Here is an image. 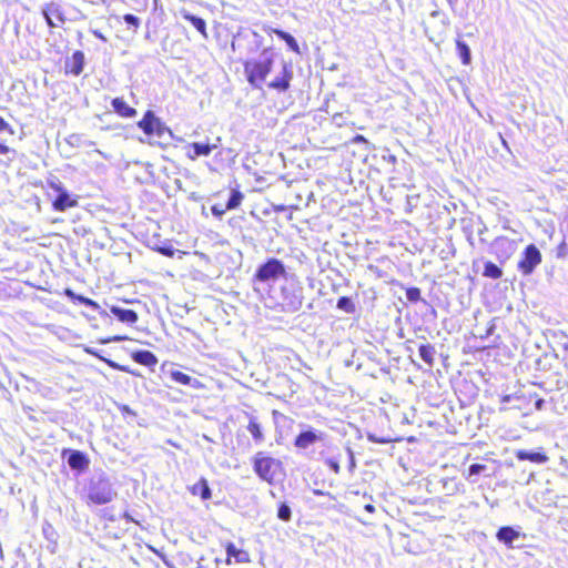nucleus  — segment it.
Returning a JSON list of instances; mask_svg holds the SVG:
<instances>
[{"mask_svg":"<svg viewBox=\"0 0 568 568\" xmlns=\"http://www.w3.org/2000/svg\"><path fill=\"white\" fill-rule=\"evenodd\" d=\"M274 58L270 48H264L258 58L243 61L244 75L247 83L255 89H261L273 70Z\"/></svg>","mask_w":568,"mask_h":568,"instance_id":"f257e3e1","label":"nucleus"},{"mask_svg":"<svg viewBox=\"0 0 568 568\" xmlns=\"http://www.w3.org/2000/svg\"><path fill=\"white\" fill-rule=\"evenodd\" d=\"M251 462L255 475L268 485H274L283 471L282 462L266 452H257Z\"/></svg>","mask_w":568,"mask_h":568,"instance_id":"f03ea898","label":"nucleus"},{"mask_svg":"<svg viewBox=\"0 0 568 568\" xmlns=\"http://www.w3.org/2000/svg\"><path fill=\"white\" fill-rule=\"evenodd\" d=\"M115 491L108 478H99L89 485L84 500L88 506H102L113 500Z\"/></svg>","mask_w":568,"mask_h":568,"instance_id":"7ed1b4c3","label":"nucleus"},{"mask_svg":"<svg viewBox=\"0 0 568 568\" xmlns=\"http://www.w3.org/2000/svg\"><path fill=\"white\" fill-rule=\"evenodd\" d=\"M286 276V270L283 262L278 258H268L265 263L260 265L253 275V282L265 283L268 281H276L280 277Z\"/></svg>","mask_w":568,"mask_h":568,"instance_id":"20e7f679","label":"nucleus"},{"mask_svg":"<svg viewBox=\"0 0 568 568\" xmlns=\"http://www.w3.org/2000/svg\"><path fill=\"white\" fill-rule=\"evenodd\" d=\"M138 128L149 138H162L169 129L152 110L144 112L142 119L136 123Z\"/></svg>","mask_w":568,"mask_h":568,"instance_id":"39448f33","label":"nucleus"},{"mask_svg":"<svg viewBox=\"0 0 568 568\" xmlns=\"http://www.w3.org/2000/svg\"><path fill=\"white\" fill-rule=\"evenodd\" d=\"M48 186L58 193V196L51 203L54 211L63 212L78 205L77 197H72L59 180L48 181Z\"/></svg>","mask_w":568,"mask_h":568,"instance_id":"423d86ee","label":"nucleus"},{"mask_svg":"<svg viewBox=\"0 0 568 568\" xmlns=\"http://www.w3.org/2000/svg\"><path fill=\"white\" fill-rule=\"evenodd\" d=\"M541 261L542 256L538 247L534 244H529L523 251L517 267L523 275L528 276L535 271Z\"/></svg>","mask_w":568,"mask_h":568,"instance_id":"0eeeda50","label":"nucleus"},{"mask_svg":"<svg viewBox=\"0 0 568 568\" xmlns=\"http://www.w3.org/2000/svg\"><path fill=\"white\" fill-rule=\"evenodd\" d=\"M292 80V67L287 63H284L280 73L267 83V88L278 93H284L291 89Z\"/></svg>","mask_w":568,"mask_h":568,"instance_id":"6e6552de","label":"nucleus"},{"mask_svg":"<svg viewBox=\"0 0 568 568\" xmlns=\"http://www.w3.org/2000/svg\"><path fill=\"white\" fill-rule=\"evenodd\" d=\"M244 200V194L239 189H232L231 196L226 204L215 203L211 212L215 217L221 219L227 211L237 209Z\"/></svg>","mask_w":568,"mask_h":568,"instance_id":"1a4fd4ad","label":"nucleus"},{"mask_svg":"<svg viewBox=\"0 0 568 568\" xmlns=\"http://www.w3.org/2000/svg\"><path fill=\"white\" fill-rule=\"evenodd\" d=\"M85 58L81 50H77L70 58L64 60L63 73L64 75L79 77L84 69Z\"/></svg>","mask_w":568,"mask_h":568,"instance_id":"9d476101","label":"nucleus"},{"mask_svg":"<svg viewBox=\"0 0 568 568\" xmlns=\"http://www.w3.org/2000/svg\"><path fill=\"white\" fill-rule=\"evenodd\" d=\"M62 454H69L68 464L71 469L83 471L89 467L90 460L84 453L80 450L64 449Z\"/></svg>","mask_w":568,"mask_h":568,"instance_id":"9b49d317","label":"nucleus"},{"mask_svg":"<svg viewBox=\"0 0 568 568\" xmlns=\"http://www.w3.org/2000/svg\"><path fill=\"white\" fill-rule=\"evenodd\" d=\"M44 19L49 27L54 28L65 21L62 10L55 3L47 4L43 10Z\"/></svg>","mask_w":568,"mask_h":568,"instance_id":"f8f14e48","label":"nucleus"},{"mask_svg":"<svg viewBox=\"0 0 568 568\" xmlns=\"http://www.w3.org/2000/svg\"><path fill=\"white\" fill-rule=\"evenodd\" d=\"M215 148L214 144L210 143H201V142H193L187 144L186 146V156L190 160H195L200 156H207L212 152V150Z\"/></svg>","mask_w":568,"mask_h":568,"instance_id":"ddd939ff","label":"nucleus"},{"mask_svg":"<svg viewBox=\"0 0 568 568\" xmlns=\"http://www.w3.org/2000/svg\"><path fill=\"white\" fill-rule=\"evenodd\" d=\"M322 439V434L314 430L300 433L294 439V446L298 449H306L311 445Z\"/></svg>","mask_w":568,"mask_h":568,"instance_id":"4468645a","label":"nucleus"},{"mask_svg":"<svg viewBox=\"0 0 568 568\" xmlns=\"http://www.w3.org/2000/svg\"><path fill=\"white\" fill-rule=\"evenodd\" d=\"M111 105L113 111L121 118L131 119L138 114L136 110L130 106L121 97L113 98Z\"/></svg>","mask_w":568,"mask_h":568,"instance_id":"2eb2a0df","label":"nucleus"},{"mask_svg":"<svg viewBox=\"0 0 568 568\" xmlns=\"http://www.w3.org/2000/svg\"><path fill=\"white\" fill-rule=\"evenodd\" d=\"M225 550H226V555H227V558H226L227 565L231 564L232 557L235 559L236 562H240V564L251 562V556H250L248 551H246L244 549H237L233 542H226Z\"/></svg>","mask_w":568,"mask_h":568,"instance_id":"dca6fc26","label":"nucleus"},{"mask_svg":"<svg viewBox=\"0 0 568 568\" xmlns=\"http://www.w3.org/2000/svg\"><path fill=\"white\" fill-rule=\"evenodd\" d=\"M131 358L145 367L153 368L158 364V357L146 349H139L131 353Z\"/></svg>","mask_w":568,"mask_h":568,"instance_id":"f3484780","label":"nucleus"},{"mask_svg":"<svg viewBox=\"0 0 568 568\" xmlns=\"http://www.w3.org/2000/svg\"><path fill=\"white\" fill-rule=\"evenodd\" d=\"M515 456L518 460H529L535 464H544L548 462V456L545 453H534V452H527L525 449H519L515 453Z\"/></svg>","mask_w":568,"mask_h":568,"instance_id":"a211bd4d","label":"nucleus"},{"mask_svg":"<svg viewBox=\"0 0 568 568\" xmlns=\"http://www.w3.org/2000/svg\"><path fill=\"white\" fill-rule=\"evenodd\" d=\"M87 353L93 355V356H97L99 357L101 361H103L109 367L115 369V371H120V372H123V373H128L132 376H135V377H141V374L134 369H131L129 366L126 365H122V364H119L112 359H108V358H104L102 356H100L97 352L90 349V348H87L85 349Z\"/></svg>","mask_w":568,"mask_h":568,"instance_id":"6ab92c4d","label":"nucleus"},{"mask_svg":"<svg viewBox=\"0 0 568 568\" xmlns=\"http://www.w3.org/2000/svg\"><path fill=\"white\" fill-rule=\"evenodd\" d=\"M170 376H171L172 381H174L175 383H179L181 385H191L195 389L203 388V384L200 381L192 379L191 376H189L187 374H185L181 371H172L170 373Z\"/></svg>","mask_w":568,"mask_h":568,"instance_id":"aec40b11","label":"nucleus"},{"mask_svg":"<svg viewBox=\"0 0 568 568\" xmlns=\"http://www.w3.org/2000/svg\"><path fill=\"white\" fill-rule=\"evenodd\" d=\"M111 313L123 323L134 324L138 321V314L133 310H124L118 306H112L110 308Z\"/></svg>","mask_w":568,"mask_h":568,"instance_id":"412c9836","label":"nucleus"},{"mask_svg":"<svg viewBox=\"0 0 568 568\" xmlns=\"http://www.w3.org/2000/svg\"><path fill=\"white\" fill-rule=\"evenodd\" d=\"M190 493L193 496H200L203 500H207L212 497V491H211L207 480L205 478H201L199 481H196L190 488Z\"/></svg>","mask_w":568,"mask_h":568,"instance_id":"4be33fe9","label":"nucleus"},{"mask_svg":"<svg viewBox=\"0 0 568 568\" xmlns=\"http://www.w3.org/2000/svg\"><path fill=\"white\" fill-rule=\"evenodd\" d=\"M182 17L191 22V24L202 34L204 39L209 38L207 30H206V22L204 19L193 16L189 12H183Z\"/></svg>","mask_w":568,"mask_h":568,"instance_id":"5701e85b","label":"nucleus"},{"mask_svg":"<svg viewBox=\"0 0 568 568\" xmlns=\"http://www.w3.org/2000/svg\"><path fill=\"white\" fill-rule=\"evenodd\" d=\"M267 32L276 34L281 40L286 42V44L293 52L300 53V45H298L297 41L295 40V38L293 36H291L290 33L283 31V30H280V29H274V28L270 29Z\"/></svg>","mask_w":568,"mask_h":568,"instance_id":"b1692460","label":"nucleus"},{"mask_svg":"<svg viewBox=\"0 0 568 568\" xmlns=\"http://www.w3.org/2000/svg\"><path fill=\"white\" fill-rule=\"evenodd\" d=\"M435 347L434 345L426 343L419 346V356L428 365L433 366L435 363Z\"/></svg>","mask_w":568,"mask_h":568,"instance_id":"393cba45","label":"nucleus"},{"mask_svg":"<svg viewBox=\"0 0 568 568\" xmlns=\"http://www.w3.org/2000/svg\"><path fill=\"white\" fill-rule=\"evenodd\" d=\"M247 430L251 433L253 439L256 443H262L264 440V435L262 432V426L255 417H250L247 424Z\"/></svg>","mask_w":568,"mask_h":568,"instance_id":"a878e982","label":"nucleus"},{"mask_svg":"<svg viewBox=\"0 0 568 568\" xmlns=\"http://www.w3.org/2000/svg\"><path fill=\"white\" fill-rule=\"evenodd\" d=\"M483 276L491 280H499L503 276V271L495 263L486 262L484 265Z\"/></svg>","mask_w":568,"mask_h":568,"instance_id":"bb28decb","label":"nucleus"},{"mask_svg":"<svg viewBox=\"0 0 568 568\" xmlns=\"http://www.w3.org/2000/svg\"><path fill=\"white\" fill-rule=\"evenodd\" d=\"M456 49L458 52V55L462 60V63L464 65H468L470 63L471 57H470V50L467 43H465L463 40L457 39L456 40Z\"/></svg>","mask_w":568,"mask_h":568,"instance_id":"cd10ccee","label":"nucleus"},{"mask_svg":"<svg viewBox=\"0 0 568 568\" xmlns=\"http://www.w3.org/2000/svg\"><path fill=\"white\" fill-rule=\"evenodd\" d=\"M497 538L506 544H510L518 538V532L514 528L505 526L497 531Z\"/></svg>","mask_w":568,"mask_h":568,"instance_id":"c85d7f7f","label":"nucleus"},{"mask_svg":"<svg viewBox=\"0 0 568 568\" xmlns=\"http://www.w3.org/2000/svg\"><path fill=\"white\" fill-rule=\"evenodd\" d=\"M337 307L349 314L355 312V305L348 296L339 297L337 301Z\"/></svg>","mask_w":568,"mask_h":568,"instance_id":"c756f323","label":"nucleus"},{"mask_svg":"<svg viewBox=\"0 0 568 568\" xmlns=\"http://www.w3.org/2000/svg\"><path fill=\"white\" fill-rule=\"evenodd\" d=\"M277 517L283 521H288L291 519L292 511L288 505H286L285 503L278 505Z\"/></svg>","mask_w":568,"mask_h":568,"instance_id":"7c9ffc66","label":"nucleus"},{"mask_svg":"<svg viewBox=\"0 0 568 568\" xmlns=\"http://www.w3.org/2000/svg\"><path fill=\"white\" fill-rule=\"evenodd\" d=\"M154 250L166 257H173L176 253H179L180 255L185 254V252L176 251L172 246H165V245L156 246Z\"/></svg>","mask_w":568,"mask_h":568,"instance_id":"2f4dec72","label":"nucleus"},{"mask_svg":"<svg viewBox=\"0 0 568 568\" xmlns=\"http://www.w3.org/2000/svg\"><path fill=\"white\" fill-rule=\"evenodd\" d=\"M17 151L9 146L4 140H0V154L1 155H12L10 161L16 156Z\"/></svg>","mask_w":568,"mask_h":568,"instance_id":"473e14b6","label":"nucleus"},{"mask_svg":"<svg viewBox=\"0 0 568 568\" xmlns=\"http://www.w3.org/2000/svg\"><path fill=\"white\" fill-rule=\"evenodd\" d=\"M406 297L410 302H417L420 300V290L418 287H409L406 290Z\"/></svg>","mask_w":568,"mask_h":568,"instance_id":"72a5a7b5","label":"nucleus"},{"mask_svg":"<svg viewBox=\"0 0 568 568\" xmlns=\"http://www.w3.org/2000/svg\"><path fill=\"white\" fill-rule=\"evenodd\" d=\"M124 21L132 26L135 30L140 27V19L131 13H126L123 16Z\"/></svg>","mask_w":568,"mask_h":568,"instance_id":"f704fd0d","label":"nucleus"},{"mask_svg":"<svg viewBox=\"0 0 568 568\" xmlns=\"http://www.w3.org/2000/svg\"><path fill=\"white\" fill-rule=\"evenodd\" d=\"M63 294L69 297L73 303H82L84 296L75 294L71 288H65Z\"/></svg>","mask_w":568,"mask_h":568,"instance_id":"c9c22d12","label":"nucleus"},{"mask_svg":"<svg viewBox=\"0 0 568 568\" xmlns=\"http://www.w3.org/2000/svg\"><path fill=\"white\" fill-rule=\"evenodd\" d=\"M0 132H8L9 134H13V128L0 115Z\"/></svg>","mask_w":568,"mask_h":568,"instance_id":"e433bc0d","label":"nucleus"},{"mask_svg":"<svg viewBox=\"0 0 568 568\" xmlns=\"http://www.w3.org/2000/svg\"><path fill=\"white\" fill-rule=\"evenodd\" d=\"M483 469H485V465L481 464H471L469 466L468 473L469 476L479 474Z\"/></svg>","mask_w":568,"mask_h":568,"instance_id":"4c0bfd02","label":"nucleus"},{"mask_svg":"<svg viewBox=\"0 0 568 568\" xmlns=\"http://www.w3.org/2000/svg\"><path fill=\"white\" fill-rule=\"evenodd\" d=\"M81 304H83V305H85L88 307H91L92 310H98L99 308V304L95 301H93V300H91L89 297H85V296H84V298H83Z\"/></svg>","mask_w":568,"mask_h":568,"instance_id":"58836bf2","label":"nucleus"},{"mask_svg":"<svg viewBox=\"0 0 568 568\" xmlns=\"http://www.w3.org/2000/svg\"><path fill=\"white\" fill-rule=\"evenodd\" d=\"M327 466L335 473V474H338L339 473V464L338 462L334 460V459H328L326 462Z\"/></svg>","mask_w":568,"mask_h":568,"instance_id":"ea45409f","label":"nucleus"},{"mask_svg":"<svg viewBox=\"0 0 568 568\" xmlns=\"http://www.w3.org/2000/svg\"><path fill=\"white\" fill-rule=\"evenodd\" d=\"M121 517L126 521V523H134L136 525H140V523L133 518V516L129 513V511H124Z\"/></svg>","mask_w":568,"mask_h":568,"instance_id":"a19ab883","label":"nucleus"},{"mask_svg":"<svg viewBox=\"0 0 568 568\" xmlns=\"http://www.w3.org/2000/svg\"><path fill=\"white\" fill-rule=\"evenodd\" d=\"M511 256V252H504L503 254H497V258L499 260L500 263H504L506 262L507 260H509Z\"/></svg>","mask_w":568,"mask_h":568,"instance_id":"79ce46f5","label":"nucleus"},{"mask_svg":"<svg viewBox=\"0 0 568 568\" xmlns=\"http://www.w3.org/2000/svg\"><path fill=\"white\" fill-rule=\"evenodd\" d=\"M352 142L353 143H367V139L362 135V134H356L353 139H352Z\"/></svg>","mask_w":568,"mask_h":568,"instance_id":"37998d69","label":"nucleus"},{"mask_svg":"<svg viewBox=\"0 0 568 568\" xmlns=\"http://www.w3.org/2000/svg\"><path fill=\"white\" fill-rule=\"evenodd\" d=\"M126 336H113L111 338L104 339L103 343L111 342V341H124L126 339Z\"/></svg>","mask_w":568,"mask_h":568,"instance_id":"c03bdc74","label":"nucleus"},{"mask_svg":"<svg viewBox=\"0 0 568 568\" xmlns=\"http://www.w3.org/2000/svg\"><path fill=\"white\" fill-rule=\"evenodd\" d=\"M284 210H285V206H284V205H282V204H281V205H275V206H274V211H275V212H283Z\"/></svg>","mask_w":568,"mask_h":568,"instance_id":"a18cd8bd","label":"nucleus"},{"mask_svg":"<svg viewBox=\"0 0 568 568\" xmlns=\"http://www.w3.org/2000/svg\"><path fill=\"white\" fill-rule=\"evenodd\" d=\"M365 509H366L368 513H374L375 507H374L372 504H367V505L365 506Z\"/></svg>","mask_w":568,"mask_h":568,"instance_id":"49530a36","label":"nucleus"},{"mask_svg":"<svg viewBox=\"0 0 568 568\" xmlns=\"http://www.w3.org/2000/svg\"><path fill=\"white\" fill-rule=\"evenodd\" d=\"M558 248H566V243L561 242L560 245L558 246Z\"/></svg>","mask_w":568,"mask_h":568,"instance_id":"de8ad7c7","label":"nucleus"},{"mask_svg":"<svg viewBox=\"0 0 568 568\" xmlns=\"http://www.w3.org/2000/svg\"><path fill=\"white\" fill-rule=\"evenodd\" d=\"M541 404H542V399H539V400L537 402V406H538V407H540V406H541Z\"/></svg>","mask_w":568,"mask_h":568,"instance_id":"09e8293b","label":"nucleus"},{"mask_svg":"<svg viewBox=\"0 0 568 568\" xmlns=\"http://www.w3.org/2000/svg\"><path fill=\"white\" fill-rule=\"evenodd\" d=\"M565 348L568 349V345H566Z\"/></svg>","mask_w":568,"mask_h":568,"instance_id":"8fccbe9b","label":"nucleus"}]
</instances>
